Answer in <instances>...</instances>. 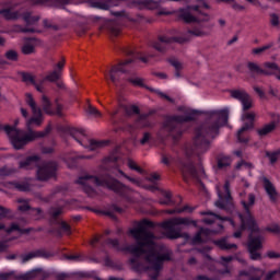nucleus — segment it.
Instances as JSON below:
<instances>
[{"instance_id": "nucleus-28", "label": "nucleus", "mask_w": 280, "mask_h": 280, "mask_svg": "<svg viewBox=\"0 0 280 280\" xmlns=\"http://www.w3.org/2000/svg\"><path fill=\"white\" fill-rule=\"evenodd\" d=\"M10 189H18V191H30V183L27 182H9Z\"/></svg>"}, {"instance_id": "nucleus-24", "label": "nucleus", "mask_w": 280, "mask_h": 280, "mask_svg": "<svg viewBox=\"0 0 280 280\" xmlns=\"http://www.w3.org/2000/svg\"><path fill=\"white\" fill-rule=\"evenodd\" d=\"M202 215H210V217L203 219L205 224H213L215 222V220L230 221L231 224H234L233 220H231L226 217H220L219 214H215L211 211L202 212Z\"/></svg>"}, {"instance_id": "nucleus-54", "label": "nucleus", "mask_w": 280, "mask_h": 280, "mask_svg": "<svg viewBox=\"0 0 280 280\" xmlns=\"http://www.w3.org/2000/svg\"><path fill=\"white\" fill-rule=\"evenodd\" d=\"M60 229L63 231V233H67V235H71V225L67 222L62 221L60 223Z\"/></svg>"}, {"instance_id": "nucleus-59", "label": "nucleus", "mask_w": 280, "mask_h": 280, "mask_svg": "<svg viewBox=\"0 0 280 280\" xmlns=\"http://www.w3.org/2000/svg\"><path fill=\"white\" fill-rule=\"evenodd\" d=\"M62 104L57 103L56 104V115H58V117H62Z\"/></svg>"}, {"instance_id": "nucleus-11", "label": "nucleus", "mask_w": 280, "mask_h": 280, "mask_svg": "<svg viewBox=\"0 0 280 280\" xmlns=\"http://www.w3.org/2000/svg\"><path fill=\"white\" fill-rule=\"evenodd\" d=\"M69 135L72 137L74 141L86 148L91 152H95V150H102V148H106L107 143L105 141L90 140L84 133L83 130H78L75 128L69 129Z\"/></svg>"}, {"instance_id": "nucleus-43", "label": "nucleus", "mask_w": 280, "mask_h": 280, "mask_svg": "<svg viewBox=\"0 0 280 280\" xmlns=\"http://www.w3.org/2000/svg\"><path fill=\"white\" fill-rule=\"evenodd\" d=\"M13 231H19V233H28L30 230L25 229L22 230L21 228H19V224L16 223H12L10 228L5 229L7 233H13Z\"/></svg>"}, {"instance_id": "nucleus-22", "label": "nucleus", "mask_w": 280, "mask_h": 280, "mask_svg": "<svg viewBox=\"0 0 280 280\" xmlns=\"http://www.w3.org/2000/svg\"><path fill=\"white\" fill-rule=\"evenodd\" d=\"M247 71L250 78H257V75H264V68L259 63L254 61L247 62Z\"/></svg>"}, {"instance_id": "nucleus-56", "label": "nucleus", "mask_w": 280, "mask_h": 280, "mask_svg": "<svg viewBox=\"0 0 280 280\" xmlns=\"http://www.w3.org/2000/svg\"><path fill=\"white\" fill-rule=\"evenodd\" d=\"M267 257L269 259H279L280 254L277 252H273V250H269V252H267Z\"/></svg>"}, {"instance_id": "nucleus-18", "label": "nucleus", "mask_w": 280, "mask_h": 280, "mask_svg": "<svg viewBox=\"0 0 280 280\" xmlns=\"http://www.w3.org/2000/svg\"><path fill=\"white\" fill-rule=\"evenodd\" d=\"M264 242V236L258 235L256 237H253V235L249 237L248 243V250H249V257L254 261H257L261 259V254H259V249L261 248V244Z\"/></svg>"}, {"instance_id": "nucleus-62", "label": "nucleus", "mask_w": 280, "mask_h": 280, "mask_svg": "<svg viewBox=\"0 0 280 280\" xmlns=\"http://www.w3.org/2000/svg\"><path fill=\"white\" fill-rule=\"evenodd\" d=\"M171 161H172V156L162 155V163L164 165H170Z\"/></svg>"}, {"instance_id": "nucleus-23", "label": "nucleus", "mask_w": 280, "mask_h": 280, "mask_svg": "<svg viewBox=\"0 0 280 280\" xmlns=\"http://www.w3.org/2000/svg\"><path fill=\"white\" fill-rule=\"evenodd\" d=\"M241 277H247L248 280H261V277H264V270L256 269V268H249V271H241Z\"/></svg>"}, {"instance_id": "nucleus-31", "label": "nucleus", "mask_w": 280, "mask_h": 280, "mask_svg": "<svg viewBox=\"0 0 280 280\" xmlns=\"http://www.w3.org/2000/svg\"><path fill=\"white\" fill-rule=\"evenodd\" d=\"M42 106L46 115H55L54 110H51V102H49V98L45 95L42 97Z\"/></svg>"}, {"instance_id": "nucleus-34", "label": "nucleus", "mask_w": 280, "mask_h": 280, "mask_svg": "<svg viewBox=\"0 0 280 280\" xmlns=\"http://www.w3.org/2000/svg\"><path fill=\"white\" fill-rule=\"evenodd\" d=\"M231 165V158L226 155H221L218 159V167L219 170H224L225 167H229Z\"/></svg>"}, {"instance_id": "nucleus-64", "label": "nucleus", "mask_w": 280, "mask_h": 280, "mask_svg": "<svg viewBox=\"0 0 280 280\" xmlns=\"http://www.w3.org/2000/svg\"><path fill=\"white\" fill-rule=\"evenodd\" d=\"M67 277V273H57L55 275V280H66Z\"/></svg>"}, {"instance_id": "nucleus-37", "label": "nucleus", "mask_w": 280, "mask_h": 280, "mask_svg": "<svg viewBox=\"0 0 280 280\" xmlns=\"http://www.w3.org/2000/svg\"><path fill=\"white\" fill-rule=\"evenodd\" d=\"M170 65L175 69V78H180V71H183V65L177 59H170Z\"/></svg>"}, {"instance_id": "nucleus-5", "label": "nucleus", "mask_w": 280, "mask_h": 280, "mask_svg": "<svg viewBox=\"0 0 280 280\" xmlns=\"http://www.w3.org/2000/svg\"><path fill=\"white\" fill-rule=\"evenodd\" d=\"M200 8H206L209 10V4L202 3L201 5H190L187 9H182L179 11V16L185 21V23H197L192 30L188 31L190 36H197L200 38H205V36H209L211 34V30H213V24H205L211 21V15L208 13L201 12Z\"/></svg>"}, {"instance_id": "nucleus-12", "label": "nucleus", "mask_w": 280, "mask_h": 280, "mask_svg": "<svg viewBox=\"0 0 280 280\" xmlns=\"http://www.w3.org/2000/svg\"><path fill=\"white\" fill-rule=\"evenodd\" d=\"M217 191L219 199L214 202L215 207H218V209L231 211L233 209V198L231 197V184H229V182H225L222 188L220 186H217Z\"/></svg>"}, {"instance_id": "nucleus-6", "label": "nucleus", "mask_w": 280, "mask_h": 280, "mask_svg": "<svg viewBox=\"0 0 280 280\" xmlns=\"http://www.w3.org/2000/svg\"><path fill=\"white\" fill-rule=\"evenodd\" d=\"M230 95L241 102L243 106L242 121H248L237 131V140L240 143H248V137H245L244 132H248V130L255 128V118L257 117L255 112H248L253 108V97H250V94L247 93L246 90H232L230 91Z\"/></svg>"}, {"instance_id": "nucleus-52", "label": "nucleus", "mask_w": 280, "mask_h": 280, "mask_svg": "<svg viewBox=\"0 0 280 280\" xmlns=\"http://www.w3.org/2000/svg\"><path fill=\"white\" fill-rule=\"evenodd\" d=\"M267 231H269V233H275V235H280V225L271 224V225L267 226Z\"/></svg>"}, {"instance_id": "nucleus-29", "label": "nucleus", "mask_w": 280, "mask_h": 280, "mask_svg": "<svg viewBox=\"0 0 280 280\" xmlns=\"http://www.w3.org/2000/svg\"><path fill=\"white\" fill-rule=\"evenodd\" d=\"M214 244L221 248V250H232V248L237 249V245L229 243L226 238L214 241Z\"/></svg>"}, {"instance_id": "nucleus-48", "label": "nucleus", "mask_w": 280, "mask_h": 280, "mask_svg": "<svg viewBox=\"0 0 280 280\" xmlns=\"http://www.w3.org/2000/svg\"><path fill=\"white\" fill-rule=\"evenodd\" d=\"M20 206L18 207L19 211H30V203L25 199H19Z\"/></svg>"}, {"instance_id": "nucleus-19", "label": "nucleus", "mask_w": 280, "mask_h": 280, "mask_svg": "<svg viewBox=\"0 0 280 280\" xmlns=\"http://www.w3.org/2000/svg\"><path fill=\"white\" fill-rule=\"evenodd\" d=\"M262 75H275L280 80V67L275 61H265L262 63Z\"/></svg>"}, {"instance_id": "nucleus-16", "label": "nucleus", "mask_w": 280, "mask_h": 280, "mask_svg": "<svg viewBox=\"0 0 280 280\" xmlns=\"http://www.w3.org/2000/svg\"><path fill=\"white\" fill-rule=\"evenodd\" d=\"M179 168L184 176H191L192 178H201V176H205V168L200 167L197 171L191 160H182L179 162Z\"/></svg>"}, {"instance_id": "nucleus-45", "label": "nucleus", "mask_w": 280, "mask_h": 280, "mask_svg": "<svg viewBox=\"0 0 280 280\" xmlns=\"http://www.w3.org/2000/svg\"><path fill=\"white\" fill-rule=\"evenodd\" d=\"M12 174H16V170L10 168L8 166L0 168V176H12Z\"/></svg>"}, {"instance_id": "nucleus-4", "label": "nucleus", "mask_w": 280, "mask_h": 280, "mask_svg": "<svg viewBox=\"0 0 280 280\" xmlns=\"http://www.w3.org/2000/svg\"><path fill=\"white\" fill-rule=\"evenodd\" d=\"M75 183L77 185H80L81 189H83L88 196H93L95 194L93 187H107V189H110L112 191H115V194L126 198L128 202H137V199L131 197L133 194L131 188L112 176L100 178L93 175H83L79 177Z\"/></svg>"}, {"instance_id": "nucleus-49", "label": "nucleus", "mask_w": 280, "mask_h": 280, "mask_svg": "<svg viewBox=\"0 0 280 280\" xmlns=\"http://www.w3.org/2000/svg\"><path fill=\"white\" fill-rule=\"evenodd\" d=\"M128 167L130 170H135V172H138L139 174H143V168H141L139 165H137V162L129 160L128 161Z\"/></svg>"}, {"instance_id": "nucleus-13", "label": "nucleus", "mask_w": 280, "mask_h": 280, "mask_svg": "<svg viewBox=\"0 0 280 280\" xmlns=\"http://www.w3.org/2000/svg\"><path fill=\"white\" fill-rule=\"evenodd\" d=\"M191 36L194 35H189V31L186 33V35H182L178 37L160 36L159 39L155 43H153L152 46L153 49H156V51L163 54L164 51H167V47H170L172 43H189V40H191Z\"/></svg>"}, {"instance_id": "nucleus-42", "label": "nucleus", "mask_w": 280, "mask_h": 280, "mask_svg": "<svg viewBox=\"0 0 280 280\" xmlns=\"http://www.w3.org/2000/svg\"><path fill=\"white\" fill-rule=\"evenodd\" d=\"M49 214L52 218V220H57L59 215H62V207L50 208Z\"/></svg>"}, {"instance_id": "nucleus-7", "label": "nucleus", "mask_w": 280, "mask_h": 280, "mask_svg": "<svg viewBox=\"0 0 280 280\" xmlns=\"http://www.w3.org/2000/svg\"><path fill=\"white\" fill-rule=\"evenodd\" d=\"M65 69V59L59 61L52 71H50L44 79H38V77L32 74V73H24L22 75L23 82H26V84H33L35 86L36 91L38 93H43L44 88L43 84H45V81L48 82H58L60 78H62V70Z\"/></svg>"}, {"instance_id": "nucleus-14", "label": "nucleus", "mask_w": 280, "mask_h": 280, "mask_svg": "<svg viewBox=\"0 0 280 280\" xmlns=\"http://www.w3.org/2000/svg\"><path fill=\"white\" fill-rule=\"evenodd\" d=\"M49 277V273L43 271V269H34L32 271H28L26 273L14 276V272H4L0 273V280H11V279H16V280H45Z\"/></svg>"}, {"instance_id": "nucleus-26", "label": "nucleus", "mask_w": 280, "mask_h": 280, "mask_svg": "<svg viewBox=\"0 0 280 280\" xmlns=\"http://www.w3.org/2000/svg\"><path fill=\"white\" fill-rule=\"evenodd\" d=\"M135 3L139 8H147L148 10H156V8H160L161 5L160 1L154 0H137Z\"/></svg>"}, {"instance_id": "nucleus-57", "label": "nucleus", "mask_w": 280, "mask_h": 280, "mask_svg": "<svg viewBox=\"0 0 280 280\" xmlns=\"http://www.w3.org/2000/svg\"><path fill=\"white\" fill-rule=\"evenodd\" d=\"M148 141H150V133L145 132L142 137V139L140 140L141 145H145V143H148Z\"/></svg>"}, {"instance_id": "nucleus-1", "label": "nucleus", "mask_w": 280, "mask_h": 280, "mask_svg": "<svg viewBox=\"0 0 280 280\" xmlns=\"http://www.w3.org/2000/svg\"><path fill=\"white\" fill-rule=\"evenodd\" d=\"M226 121H229V109L209 112V119L195 129L192 144L186 147L185 154L187 159H191V156L200 158L209 152L211 139L218 137L220 128L226 125Z\"/></svg>"}, {"instance_id": "nucleus-3", "label": "nucleus", "mask_w": 280, "mask_h": 280, "mask_svg": "<svg viewBox=\"0 0 280 280\" xmlns=\"http://www.w3.org/2000/svg\"><path fill=\"white\" fill-rule=\"evenodd\" d=\"M26 104L32 109L33 115L26 120L27 131L20 130L10 125L3 127L14 150H23L27 143H32V141H36V139H43V137H47V135L51 132V125H48L44 131L32 130V126H40L43 124V110L36 105V101H34L32 94H26Z\"/></svg>"}, {"instance_id": "nucleus-47", "label": "nucleus", "mask_w": 280, "mask_h": 280, "mask_svg": "<svg viewBox=\"0 0 280 280\" xmlns=\"http://www.w3.org/2000/svg\"><path fill=\"white\" fill-rule=\"evenodd\" d=\"M228 4L231 5V8L235 10V12H242L246 10L244 5L235 2V0H231Z\"/></svg>"}, {"instance_id": "nucleus-10", "label": "nucleus", "mask_w": 280, "mask_h": 280, "mask_svg": "<svg viewBox=\"0 0 280 280\" xmlns=\"http://www.w3.org/2000/svg\"><path fill=\"white\" fill-rule=\"evenodd\" d=\"M189 224H194V221L189 220V218H173L163 222L162 228L166 230L168 240H178V237H183L180 225L189 226Z\"/></svg>"}, {"instance_id": "nucleus-27", "label": "nucleus", "mask_w": 280, "mask_h": 280, "mask_svg": "<svg viewBox=\"0 0 280 280\" xmlns=\"http://www.w3.org/2000/svg\"><path fill=\"white\" fill-rule=\"evenodd\" d=\"M278 126L277 121H271L265 126H262L261 128L257 129V135L259 137H266V135H270V132H272Z\"/></svg>"}, {"instance_id": "nucleus-53", "label": "nucleus", "mask_w": 280, "mask_h": 280, "mask_svg": "<svg viewBox=\"0 0 280 280\" xmlns=\"http://www.w3.org/2000/svg\"><path fill=\"white\" fill-rule=\"evenodd\" d=\"M10 213H11L10 209H8L3 206H0V220L9 218Z\"/></svg>"}, {"instance_id": "nucleus-40", "label": "nucleus", "mask_w": 280, "mask_h": 280, "mask_svg": "<svg viewBox=\"0 0 280 280\" xmlns=\"http://www.w3.org/2000/svg\"><path fill=\"white\" fill-rule=\"evenodd\" d=\"M118 174H120V176H124V178L129 180V183H132V185H137V187H141V179L130 177L126 173H124V171H121V170H118Z\"/></svg>"}, {"instance_id": "nucleus-20", "label": "nucleus", "mask_w": 280, "mask_h": 280, "mask_svg": "<svg viewBox=\"0 0 280 280\" xmlns=\"http://www.w3.org/2000/svg\"><path fill=\"white\" fill-rule=\"evenodd\" d=\"M36 257H43L44 259H49V257H51V254H49V252H46L45 249H37L20 256V259L22 264H27V261H32V259H36Z\"/></svg>"}, {"instance_id": "nucleus-25", "label": "nucleus", "mask_w": 280, "mask_h": 280, "mask_svg": "<svg viewBox=\"0 0 280 280\" xmlns=\"http://www.w3.org/2000/svg\"><path fill=\"white\" fill-rule=\"evenodd\" d=\"M264 187H265V191L268 194L270 200L272 202H275V200H277V189L275 188V185H272V183L268 179V178H264Z\"/></svg>"}, {"instance_id": "nucleus-44", "label": "nucleus", "mask_w": 280, "mask_h": 280, "mask_svg": "<svg viewBox=\"0 0 280 280\" xmlns=\"http://www.w3.org/2000/svg\"><path fill=\"white\" fill-rule=\"evenodd\" d=\"M88 115H91L92 117H102V113L95 108L93 105H89L86 109Z\"/></svg>"}, {"instance_id": "nucleus-9", "label": "nucleus", "mask_w": 280, "mask_h": 280, "mask_svg": "<svg viewBox=\"0 0 280 280\" xmlns=\"http://www.w3.org/2000/svg\"><path fill=\"white\" fill-rule=\"evenodd\" d=\"M194 119H196V112H190L185 116H174L166 120L164 129L166 132L171 133V137H173L174 141H178L183 135V131H180V124L194 121Z\"/></svg>"}, {"instance_id": "nucleus-17", "label": "nucleus", "mask_w": 280, "mask_h": 280, "mask_svg": "<svg viewBox=\"0 0 280 280\" xmlns=\"http://www.w3.org/2000/svg\"><path fill=\"white\" fill-rule=\"evenodd\" d=\"M131 62H132V59H128L126 61L118 63V66H113L110 68L108 75L113 84H117L118 82H121L122 73H128V69H126V66L130 65Z\"/></svg>"}, {"instance_id": "nucleus-15", "label": "nucleus", "mask_w": 280, "mask_h": 280, "mask_svg": "<svg viewBox=\"0 0 280 280\" xmlns=\"http://www.w3.org/2000/svg\"><path fill=\"white\" fill-rule=\"evenodd\" d=\"M56 172H58V164L56 162H46L37 170V180H49V178H55Z\"/></svg>"}, {"instance_id": "nucleus-38", "label": "nucleus", "mask_w": 280, "mask_h": 280, "mask_svg": "<svg viewBox=\"0 0 280 280\" xmlns=\"http://www.w3.org/2000/svg\"><path fill=\"white\" fill-rule=\"evenodd\" d=\"M119 106H120V108H124L126 115H138V113H139V107H137L136 105L120 104Z\"/></svg>"}, {"instance_id": "nucleus-36", "label": "nucleus", "mask_w": 280, "mask_h": 280, "mask_svg": "<svg viewBox=\"0 0 280 280\" xmlns=\"http://www.w3.org/2000/svg\"><path fill=\"white\" fill-rule=\"evenodd\" d=\"M34 51H36V46L31 42H26L22 46V54H24V56H30L31 54H34Z\"/></svg>"}, {"instance_id": "nucleus-50", "label": "nucleus", "mask_w": 280, "mask_h": 280, "mask_svg": "<svg viewBox=\"0 0 280 280\" xmlns=\"http://www.w3.org/2000/svg\"><path fill=\"white\" fill-rule=\"evenodd\" d=\"M154 93L159 95L162 100H166V102H170L171 104H174V98L170 97L167 94L161 92V90H154Z\"/></svg>"}, {"instance_id": "nucleus-58", "label": "nucleus", "mask_w": 280, "mask_h": 280, "mask_svg": "<svg viewBox=\"0 0 280 280\" xmlns=\"http://www.w3.org/2000/svg\"><path fill=\"white\" fill-rule=\"evenodd\" d=\"M129 82H131V84H136V86H141V84H143V80L140 78L129 79Z\"/></svg>"}, {"instance_id": "nucleus-51", "label": "nucleus", "mask_w": 280, "mask_h": 280, "mask_svg": "<svg viewBox=\"0 0 280 280\" xmlns=\"http://www.w3.org/2000/svg\"><path fill=\"white\" fill-rule=\"evenodd\" d=\"M270 23L272 25V27H278L279 23H280V16L277 13H271L270 14Z\"/></svg>"}, {"instance_id": "nucleus-41", "label": "nucleus", "mask_w": 280, "mask_h": 280, "mask_svg": "<svg viewBox=\"0 0 280 280\" xmlns=\"http://www.w3.org/2000/svg\"><path fill=\"white\" fill-rule=\"evenodd\" d=\"M266 156L269 158V161H270L271 164L277 163V161H279V159H280V149L278 151H276V152L267 151L266 152Z\"/></svg>"}, {"instance_id": "nucleus-2", "label": "nucleus", "mask_w": 280, "mask_h": 280, "mask_svg": "<svg viewBox=\"0 0 280 280\" xmlns=\"http://www.w3.org/2000/svg\"><path fill=\"white\" fill-rule=\"evenodd\" d=\"M152 229H154V223H152V221L143 220L129 232L136 240L137 245H127L119 248V241L113 238H108L106 244L116 250H126L127 253L135 255V257H143L144 260L147 255H165L166 252H163L161 246L154 243L156 235H154Z\"/></svg>"}, {"instance_id": "nucleus-55", "label": "nucleus", "mask_w": 280, "mask_h": 280, "mask_svg": "<svg viewBox=\"0 0 280 280\" xmlns=\"http://www.w3.org/2000/svg\"><path fill=\"white\" fill-rule=\"evenodd\" d=\"M8 242H12V240L9 238L7 241L0 242V253H5L10 248V245H8Z\"/></svg>"}, {"instance_id": "nucleus-60", "label": "nucleus", "mask_w": 280, "mask_h": 280, "mask_svg": "<svg viewBox=\"0 0 280 280\" xmlns=\"http://www.w3.org/2000/svg\"><path fill=\"white\" fill-rule=\"evenodd\" d=\"M65 257L69 261H80V255H69V256H65Z\"/></svg>"}, {"instance_id": "nucleus-63", "label": "nucleus", "mask_w": 280, "mask_h": 280, "mask_svg": "<svg viewBox=\"0 0 280 280\" xmlns=\"http://www.w3.org/2000/svg\"><path fill=\"white\" fill-rule=\"evenodd\" d=\"M109 32H110V34H113V36H119V27H117V26H112L109 28Z\"/></svg>"}, {"instance_id": "nucleus-33", "label": "nucleus", "mask_w": 280, "mask_h": 280, "mask_svg": "<svg viewBox=\"0 0 280 280\" xmlns=\"http://www.w3.org/2000/svg\"><path fill=\"white\" fill-rule=\"evenodd\" d=\"M0 14H2L8 21H15L19 19V12L16 11L0 10Z\"/></svg>"}, {"instance_id": "nucleus-61", "label": "nucleus", "mask_w": 280, "mask_h": 280, "mask_svg": "<svg viewBox=\"0 0 280 280\" xmlns=\"http://www.w3.org/2000/svg\"><path fill=\"white\" fill-rule=\"evenodd\" d=\"M95 8H100L101 10H108V4L104 2H95Z\"/></svg>"}, {"instance_id": "nucleus-46", "label": "nucleus", "mask_w": 280, "mask_h": 280, "mask_svg": "<svg viewBox=\"0 0 280 280\" xmlns=\"http://www.w3.org/2000/svg\"><path fill=\"white\" fill-rule=\"evenodd\" d=\"M165 199H160V205L172 206L174 201H172V192H164Z\"/></svg>"}, {"instance_id": "nucleus-39", "label": "nucleus", "mask_w": 280, "mask_h": 280, "mask_svg": "<svg viewBox=\"0 0 280 280\" xmlns=\"http://www.w3.org/2000/svg\"><path fill=\"white\" fill-rule=\"evenodd\" d=\"M23 19L27 25H34V23H37V21L40 20V16L38 15H32V13L27 12L24 13Z\"/></svg>"}, {"instance_id": "nucleus-32", "label": "nucleus", "mask_w": 280, "mask_h": 280, "mask_svg": "<svg viewBox=\"0 0 280 280\" xmlns=\"http://www.w3.org/2000/svg\"><path fill=\"white\" fill-rule=\"evenodd\" d=\"M272 47H275V43H269L265 46L258 47V48H254L252 50V54L254 56H261V54H264L265 51H268V49H272Z\"/></svg>"}, {"instance_id": "nucleus-8", "label": "nucleus", "mask_w": 280, "mask_h": 280, "mask_svg": "<svg viewBox=\"0 0 280 280\" xmlns=\"http://www.w3.org/2000/svg\"><path fill=\"white\" fill-rule=\"evenodd\" d=\"M241 205H243L245 211V214L238 213L242 231H246L247 229L252 233H257V231H259V226L257 225L255 218H253V214L250 213V209H253V207L255 206V195L249 194L248 200H242Z\"/></svg>"}, {"instance_id": "nucleus-35", "label": "nucleus", "mask_w": 280, "mask_h": 280, "mask_svg": "<svg viewBox=\"0 0 280 280\" xmlns=\"http://www.w3.org/2000/svg\"><path fill=\"white\" fill-rule=\"evenodd\" d=\"M4 58L10 62H16L19 60V51L9 49L4 52Z\"/></svg>"}, {"instance_id": "nucleus-30", "label": "nucleus", "mask_w": 280, "mask_h": 280, "mask_svg": "<svg viewBox=\"0 0 280 280\" xmlns=\"http://www.w3.org/2000/svg\"><path fill=\"white\" fill-rule=\"evenodd\" d=\"M211 230H207V229H201L194 237V243L195 244H200V242H205V237H207V235H210Z\"/></svg>"}, {"instance_id": "nucleus-21", "label": "nucleus", "mask_w": 280, "mask_h": 280, "mask_svg": "<svg viewBox=\"0 0 280 280\" xmlns=\"http://www.w3.org/2000/svg\"><path fill=\"white\" fill-rule=\"evenodd\" d=\"M38 165H40V156L31 155L24 161H21L19 167L20 170H34V167H38Z\"/></svg>"}]
</instances>
